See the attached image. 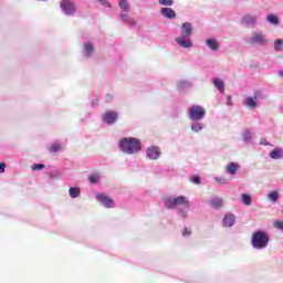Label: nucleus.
Listing matches in <instances>:
<instances>
[{
	"label": "nucleus",
	"mask_w": 283,
	"mask_h": 283,
	"mask_svg": "<svg viewBox=\"0 0 283 283\" xmlns=\"http://www.w3.org/2000/svg\"><path fill=\"white\" fill-rule=\"evenodd\" d=\"M241 199H242L243 205H245V207H251V203H252L251 195L243 193V195H241Z\"/></svg>",
	"instance_id": "obj_29"
},
{
	"label": "nucleus",
	"mask_w": 283,
	"mask_h": 283,
	"mask_svg": "<svg viewBox=\"0 0 283 283\" xmlns=\"http://www.w3.org/2000/svg\"><path fill=\"white\" fill-rule=\"evenodd\" d=\"M270 158H272V160H282V158H283V149L282 148H274L270 153Z\"/></svg>",
	"instance_id": "obj_24"
},
{
	"label": "nucleus",
	"mask_w": 283,
	"mask_h": 283,
	"mask_svg": "<svg viewBox=\"0 0 283 283\" xmlns=\"http://www.w3.org/2000/svg\"><path fill=\"white\" fill-rule=\"evenodd\" d=\"M96 200L103 205L106 209H112L114 208V200L112 198L105 196L104 193H97L96 195Z\"/></svg>",
	"instance_id": "obj_12"
},
{
	"label": "nucleus",
	"mask_w": 283,
	"mask_h": 283,
	"mask_svg": "<svg viewBox=\"0 0 283 283\" xmlns=\"http://www.w3.org/2000/svg\"><path fill=\"white\" fill-rule=\"evenodd\" d=\"M69 195L71 198H78L81 196V188L78 187H71L69 189Z\"/></svg>",
	"instance_id": "obj_27"
},
{
	"label": "nucleus",
	"mask_w": 283,
	"mask_h": 283,
	"mask_svg": "<svg viewBox=\"0 0 283 283\" xmlns=\"http://www.w3.org/2000/svg\"><path fill=\"white\" fill-rule=\"evenodd\" d=\"M94 54V44L92 42H85L83 44V55L85 59H92Z\"/></svg>",
	"instance_id": "obj_13"
},
{
	"label": "nucleus",
	"mask_w": 283,
	"mask_h": 283,
	"mask_svg": "<svg viewBox=\"0 0 283 283\" xmlns=\"http://www.w3.org/2000/svg\"><path fill=\"white\" fill-rule=\"evenodd\" d=\"M274 50L275 52H283V39H276L274 41Z\"/></svg>",
	"instance_id": "obj_31"
},
{
	"label": "nucleus",
	"mask_w": 283,
	"mask_h": 283,
	"mask_svg": "<svg viewBox=\"0 0 283 283\" xmlns=\"http://www.w3.org/2000/svg\"><path fill=\"white\" fill-rule=\"evenodd\" d=\"M118 147L119 151H123V154L133 155L139 154L143 149V144L136 137H123L119 140Z\"/></svg>",
	"instance_id": "obj_3"
},
{
	"label": "nucleus",
	"mask_w": 283,
	"mask_h": 283,
	"mask_svg": "<svg viewBox=\"0 0 283 283\" xmlns=\"http://www.w3.org/2000/svg\"><path fill=\"white\" fill-rule=\"evenodd\" d=\"M241 23L247 28H255L258 25V15L245 14L242 17Z\"/></svg>",
	"instance_id": "obj_11"
},
{
	"label": "nucleus",
	"mask_w": 283,
	"mask_h": 283,
	"mask_svg": "<svg viewBox=\"0 0 283 283\" xmlns=\"http://www.w3.org/2000/svg\"><path fill=\"white\" fill-rule=\"evenodd\" d=\"M209 205L212 209H222L224 207V200L220 197H213L210 199Z\"/></svg>",
	"instance_id": "obj_15"
},
{
	"label": "nucleus",
	"mask_w": 283,
	"mask_h": 283,
	"mask_svg": "<svg viewBox=\"0 0 283 283\" xmlns=\"http://www.w3.org/2000/svg\"><path fill=\"white\" fill-rule=\"evenodd\" d=\"M227 105H233V102L231 101V95L227 96Z\"/></svg>",
	"instance_id": "obj_44"
},
{
	"label": "nucleus",
	"mask_w": 283,
	"mask_h": 283,
	"mask_svg": "<svg viewBox=\"0 0 283 283\" xmlns=\"http://www.w3.org/2000/svg\"><path fill=\"white\" fill-rule=\"evenodd\" d=\"M266 96H264V93L262 91H254L253 96H248L244 101L245 107H249V109H255L259 105L260 101H264Z\"/></svg>",
	"instance_id": "obj_6"
},
{
	"label": "nucleus",
	"mask_w": 283,
	"mask_h": 283,
	"mask_svg": "<svg viewBox=\"0 0 283 283\" xmlns=\"http://www.w3.org/2000/svg\"><path fill=\"white\" fill-rule=\"evenodd\" d=\"M49 176H50V178H51L52 180H56V179L61 178V171H59V170H53V171H51V172L49 174Z\"/></svg>",
	"instance_id": "obj_32"
},
{
	"label": "nucleus",
	"mask_w": 283,
	"mask_h": 283,
	"mask_svg": "<svg viewBox=\"0 0 283 283\" xmlns=\"http://www.w3.org/2000/svg\"><path fill=\"white\" fill-rule=\"evenodd\" d=\"M260 145H264L265 147H271V143H269L266 139L262 138L260 140Z\"/></svg>",
	"instance_id": "obj_39"
},
{
	"label": "nucleus",
	"mask_w": 283,
	"mask_h": 283,
	"mask_svg": "<svg viewBox=\"0 0 283 283\" xmlns=\"http://www.w3.org/2000/svg\"><path fill=\"white\" fill-rule=\"evenodd\" d=\"M239 169H240V164L238 163H229L226 166V171L229 174V176H235Z\"/></svg>",
	"instance_id": "obj_18"
},
{
	"label": "nucleus",
	"mask_w": 283,
	"mask_h": 283,
	"mask_svg": "<svg viewBox=\"0 0 283 283\" xmlns=\"http://www.w3.org/2000/svg\"><path fill=\"white\" fill-rule=\"evenodd\" d=\"M190 128L192 132L198 134V132H202V129H205V124L200 120H192L190 124Z\"/></svg>",
	"instance_id": "obj_23"
},
{
	"label": "nucleus",
	"mask_w": 283,
	"mask_h": 283,
	"mask_svg": "<svg viewBox=\"0 0 283 283\" xmlns=\"http://www.w3.org/2000/svg\"><path fill=\"white\" fill-rule=\"evenodd\" d=\"M119 20L123 23H128V25H136V20H134L132 17H129V12H122L119 14Z\"/></svg>",
	"instance_id": "obj_20"
},
{
	"label": "nucleus",
	"mask_w": 283,
	"mask_h": 283,
	"mask_svg": "<svg viewBox=\"0 0 283 283\" xmlns=\"http://www.w3.org/2000/svg\"><path fill=\"white\" fill-rule=\"evenodd\" d=\"M214 180L216 182H219V185H227L229 182V179L224 177H216Z\"/></svg>",
	"instance_id": "obj_35"
},
{
	"label": "nucleus",
	"mask_w": 283,
	"mask_h": 283,
	"mask_svg": "<svg viewBox=\"0 0 283 283\" xmlns=\"http://www.w3.org/2000/svg\"><path fill=\"white\" fill-rule=\"evenodd\" d=\"M269 242H271V237L264 230H256L252 233L251 237V245L256 251H264L266 247H269Z\"/></svg>",
	"instance_id": "obj_4"
},
{
	"label": "nucleus",
	"mask_w": 283,
	"mask_h": 283,
	"mask_svg": "<svg viewBox=\"0 0 283 283\" xmlns=\"http://www.w3.org/2000/svg\"><path fill=\"white\" fill-rule=\"evenodd\" d=\"M50 151H51V154H56V151H61V146L59 144H53L50 147Z\"/></svg>",
	"instance_id": "obj_34"
},
{
	"label": "nucleus",
	"mask_w": 283,
	"mask_h": 283,
	"mask_svg": "<svg viewBox=\"0 0 283 283\" xmlns=\"http://www.w3.org/2000/svg\"><path fill=\"white\" fill-rule=\"evenodd\" d=\"M164 207L169 211L177 209V216H179L181 220H187L189 218L191 203L189 202V198L181 195L178 197H166L164 199Z\"/></svg>",
	"instance_id": "obj_1"
},
{
	"label": "nucleus",
	"mask_w": 283,
	"mask_h": 283,
	"mask_svg": "<svg viewBox=\"0 0 283 283\" xmlns=\"http://www.w3.org/2000/svg\"><path fill=\"white\" fill-rule=\"evenodd\" d=\"M160 6H165L166 8H170V6H174V0H158Z\"/></svg>",
	"instance_id": "obj_33"
},
{
	"label": "nucleus",
	"mask_w": 283,
	"mask_h": 283,
	"mask_svg": "<svg viewBox=\"0 0 283 283\" xmlns=\"http://www.w3.org/2000/svg\"><path fill=\"white\" fill-rule=\"evenodd\" d=\"M206 45L209 50H212V52H218V50H220V43H218V40L213 38L208 39L206 41Z\"/></svg>",
	"instance_id": "obj_19"
},
{
	"label": "nucleus",
	"mask_w": 283,
	"mask_h": 283,
	"mask_svg": "<svg viewBox=\"0 0 283 283\" xmlns=\"http://www.w3.org/2000/svg\"><path fill=\"white\" fill-rule=\"evenodd\" d=\"M241 136L245 145H251L253 140V134L251 133V130H249V128H244L241 133Z\"/></svg>",
	"instance_id": "obj_17"
},
{
	"label": "nucleus",
	"mask_w": 283,
	"mask_h": 283,
	"mask_svg": "<svg viewBox=\"0 0 283 283\" xmlns=\"http://www.w3.org/2000/svg\"><path fill=\"white\" fill-rule=\"evenodd\" d=\"M265 19L270 25H280V18L276 14L269 13Z\"/></svg>",
	"instance_id": "obj_25"
},
{
	"label": "nucleus",
	"mask_w": 283,
	"mask_h": 283,
	"mask_svg": "<svg viewBox=\"0 0 283 283\" xmlns=\"http://www.w3.org/2000/svg\"><path fill=\"white\" fill-rule=\"evenodd\" d=\"M92 107H98V98L93 99Z\"/></svg>",
	"instance_id": "obj_43"
},
{
	"label": "nucleus",
	"mask_w": 283,
	"mask_h": 283,
	"mask_svg": "<svg viewBox=\"0 0 283 283\" xmlns=\"http://www.w3.org/2000/svg\"><path fill=\"white\" fill-rule=\"evenodd\" d=\"M223 227H233L235 224V214H227L222 220Z\"/></svg>",
	"instance_id": "obj_21"
},
{
	"label": "nucleus",
	"mask_w": 283,
	"mask_h": 283,
	"mask_svg": "<svg viewBox=\"0 0 283 283\" xmlns=\"http://www.w3.org/2000/svg\"><path fill=\"white\" fill-rule=\"evenodd\" d=\"M181 35L175 39V43L182 50H191L193 48V24L191 22H184L180 28Z\"/></svg>",
	"instance_id": "obj_2"
},
{
	"label": "nucleus",
	"mask_w": 283,
	"mask_h": 283,
	"mask_svg": "<svg viewBox=\"0 0 283 283\" xmlns=\"http://www.w3.org/2000/svg\"><path fill=\"white\" fill-rule=\"evenodd\" d=\"M118 6L122 12H129V10H132V6L129 2H127V0H118Z\"/></svg>",
	"instance_id": "obj_26"
},
{
	"label": "nucleus",
	"mask_w": 283,
	"mask_h": 283,
	"mask_svg": "<svg viewBox=\"0 0 283 283\" xmlns=\"http://www.w3.org/2000/svg\"><path fill=\"white\" fill-rule=\"evenodd\" d=\"M0 174H6V164H0Z\"/></svg>",
	"instance_id": "obj_42"
},
{
	"label": "nucleus",
	"mask_w": 283,
	"mask_h": 283,
	"mask_svg": "<svg viewBox=\"0 0 283 283\" xmlns=\"http://www.w3.org/2000/svg\"><path fill=\"white\" fill-rule=\"evenodd\" d=\"M248 43L250 45H258L259 48H269V39H266V34L262 31L252 32Z\"/></svg>",
	"instance_id": "obj_5"
},
{
	"label": "nucleus",
	"mask_w": 283,
	"mask_h": 283,
	"mask_svg": "<svg viewBox=\"0 0 283 283\" xmlns=\"http://www.w3.org/2000/svg\"><path fill=\"white\" fill-rule=\"evenodd\" d=\"M268 198L271 202H277V200H280V192H277V190H273L268 195Z\"/></svg>",
	"instance_id": "obj_28"
},
{
	"label": "nucleus",
	"mask_w": 283,
	"mask_h": 283,
	"mask_svg": "<svg viewBox=\"0 0 283 283\" xmlns=\"http://www.w3.org/2000/svg\"><path fill=\"white\" fill-rule=\"evenodd\" d=\"M212 83L220 94H224V81H222L220 77H214Z\"/></svg>",
	"instance_id": "obj_22"
},
{
	"label": "nucleus",
	"mask_w": 283,
	"mask_h": 283,
	"mask_svg": "<svg viewBox=\"0 0 283 283\" xmlns=\"http://www.w3.org/2000/svg\"><path fill=\"white\" fill-rule=\"evenodd\" d=\"M200 177L196 176L191 179V181L195 184V185H200Z\"/></svg>",
	"instance_id": "obj_41"
},
{
	"label": "nucleus",
	"mask_w": 283,
	"mask_h": 283,
	"mask_svg": "<svg viewBox=\"0 0 283 283\" xmlns=\"http://www.w3.org/2000/svg\"><path fill=\"white\" fill-rule=\"evenodd\" d=\"M97 1L105 8H112V4L109 2H107V0H97Z\"/></svg>",
	"instance_id": "obj_37"
},
{
	"label": "nucleus",
	"mask_w": 283,
	"mask_h": 283,
	"mask_svg": "<svg viewBox=\"0 0 283 283\" xmlns=\"http://www.w3.org/2000/svg\"><path fill=\"white\" fill-rule=\"evenodd\" d=\"M112 101H114V95L106 94V103H112Z\"/></svg>",
	"instance_id": "obj_40"
},
{
	"label": "nucleus",
	"mask_w": 283,
	"mask_h": 283,
	"mask_svg": "<svg viewBox=\"0 0 283 283\" xmlns=\"http://www.w3.org/2000/svg\"><path fill=\"white\" fill-rule=\"evenodd\" d=\"M160 14L164 19H176V11L169 7L161 8Z\"/></svg>",
	"instance_id": "obj_14"
},
{
	"label": "nucleus",
	"mask_w": 283,
	"mask_h": 283,
	"mask_svg": "<svg viewBox=\"0 0 283 283\" xmlns=\"http://www.w3.org/2000/svg\"><path fill=\"white\" fill-rule=\"evenodd\" d=\"M191 82L189 80H179L177 82V90L179 92H187V90H190Z\"/></svg>",
	"instance_id": "obj_16"
},
{
	"label": "nucleus",
	"mask_w": 283,
	"mask_h": 283,
	"mask_svg": "<svg viewBox=\"0 0 283 283\" xmlns=\"http://www.w3.org/2000/svg\"><path fill=\"white\" fill-rule=\"evenodd\" d=\"M60 10L65 17H74L76 14V3L72 0H61Z\"/></svg>",
	"instance_id": "obj_7"
},
{
	"label": "nucleus",
	"mask_w": 283,
	"mask_h": 283,
	"mask_svg": "<svg viewBox=\"0 0 283 283\" xmlns=\"http://www.w3.org/2000/svg\"><path fill=\"white\" fill-rule=\"evenodd\" d=\"M161 154L160 147L158 146H150L146 149V158H148V160H158Z\"/></svg>",
	"instance_id": "obj_10"
},
{
	"label": "nucleus",
	"mask_w": 283,
	"mask_h": 283,
	"mask_svg": "<svg viewBox=\"0 0 283 283\" xmlns=\"http://www.w3.org/2000/svg\"><path fill=\"white\" fill-rule=\"evenodd\" d=\"M117 120L118 112L116 111H108L102 115V123H104V125H116Z\"/></svg>",
	"instance_id": "obj_9"
},
{
	"label": "nucleus",
	"mask_w": 283,
	"mask_h": 283,
	"mask_svg": "<svg viewBox=\"0 0 283 283\" xmlns=\"http://www.w3.org/2000/svg\"><path fill=\"white\" fill-rule=\"evenodd\" d=\"M182 235H184V238H187V237L191 235V230L185 228L184 231H182Z\"/></svg>",
	"instance_id": "obj_38"
},
{
	"label": "nucleus",
	"mask_w": 283,
	"mask_h": 283,
	"mask_svg": "<svg viewBox=\"0 0 283 283\" xmlns=\"http://www.w3.org/2000/svg\"><path fill=\"white\" fill-rule=\"evenodd\" d=\"M207 116V111L205 107L199 105H193L188 109V117L190 120H202Z\"/></svg>",
	"instance_id": "obj_8"
},
{
	"label": "nucleus",
	"mask_w": 283,
	"mask_h": 283,
	"mask_svg": "<svg viewBox=\"0 0 283 283\" xmlns=\"http://www.w3.org/2000/svg\"><path fill=\"white\" fill-rule=\"evenodd\" d=\"M42 169H45V166L43 164H34L32 166L33 171H41Z\"/></svg>",
	"instance_id": "obj_36"
},
{
	"label": "nucleus",
	"mask_w": 283,
	"mask_h": 283,
	"mask_svg": "<svg viewBox=\"0 0 283 283\" xmlns=\"http://www.w3.org/2000/svg\"><path fill=\"white\" fill-rule=\"evenodd\" d=\"M88 180L91 185H96L98 180H101V175L98 172H94L90 175Z\"/></svg>",
	"instance_id": "obj_30"
}]
</instances>
